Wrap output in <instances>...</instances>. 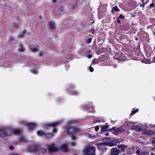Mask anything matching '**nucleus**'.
Here are the masks:
<instances>
[{"instance_id": "obj_1", "label": "nucleus", "mask_w": 155, "mask_h": 155, "mask_svg": "<svg viewBox=\"0 0 155 155\" xmlns=\"http://www.w3.org/2000/svg\"><path fill=\"white\" fill-rule=\"evenodd\" d=\"M119 142V140L113 139L112 140V142H110L109 143H102L98 144L97 146L98 148V150L101 152V153H104L106 152L107 150V146L111 147L113 146L116 145V143Z\"/></svg>"}, {"instance_id": "obj_2", "label": "nucleus", "mask_w": 155, "mask_h": 155, "mask_svg": "<svg viewBox=\"0 0 155 155\" xmlns=\"http://www.w3.org/2000/svg\"><path fill=\"white\" fill-rule=\"evenodd\" d=\"M96 149L93 147L84 148L82 150L83 155H95Z\"/></svg>"}, {"instance_id": "obj_3", "label": "nucleus", "mask_w": 155, "mask_h": 155, "mask_svg": "<svg viewBox=\"0 0 155 155\" xmlns=\"http://www.w3.org/2000/svg\"><path fill=\"white\" fill-rule=\"evenodd\" d=\"M11 133L12 130L10 128L2 127L0 129V137H6L9 135Z\"/></svg>"}, {"instance_id": "obj_4", "label": "nucleus", "mask_w": 155, "mask_h": 155, "mask_svg": "<svg viewBox=\"0 0 155 155\" xmlns=\"http://www.w3.org/2000/svg\"><path fill=\"white\" fill-rule=\"evenodd\" d=\"M77 121L74 120H72L68 122L67 123L68 126L64 128V131H66L67 134H69L74 133V132H72V130L71 129L74 128V127H70V125L73 124H77Z\"/></svg>"}, {"instance_id": "obj_5", "label": "nucleus", "mask_w": 155, "mask_h": 155, "mask_svg": "<svg viewBox=\"0 0 155 155\" xmlns=\"http://www.w3.org/2000/svg\"><path fill=\"white\" fill-rule=\"evenodd\" d=\"M48 150L49 152H55L58 151V149L56 147L54 143L47 146Z\"/></svg>"}, {"instance_id": "obj_6", "label": "nucleus", "mask_w": 155, "mask_h": 155, "mask_svg": "<svg viewBox=\"0 0 155 155\" xmlns=\"http://www.w3.org/2000/svg\"><path fill=\"white\" fill-rule=\"evenodd\" d=\"M21 124H23L25 126H29L28 128V130H33L35 127V124L33 123H26V122L22 121L20 123Z\"/></svg>"}, {"instance_id": "obj_7", "label": "nucleus", "mask_w": 155, "mask_h": 155, "mask_svg": "<svg viewBox=\"0 0 155 155\" xmlns=\"http://www.w3.org/2000/svg\"><path fill=\"white\" fill-rule=\"evenodd\" d=\"M60 121H57L54 122L52 123L48 124L47 125V126L48 127H53V132L54 133H56L57 132V131L56 129H55V128L57 126H58L60 124Z\"/></svg>"}, {"instance_id": "obj_8", "label": "nucleus", "mask_w": 155, "mask_h": 155, "mask_svg": "<svg viewBox=\"0 0 155 155\" xmlns=\"http://www.w3.org/2000/svg\"><path fill=\"white\" fill-rule=\"evenodd\" d=\"M112 129L115 130L114 132H113V133L115 135L124 132V130L122 128H119L116 130L115 128L113 127L112 128Z\"/></svg>"}, {"instance_id": "obj_9", "label": "nucleus", "mask_w": 155, "mask_h": 155, "mask_svg": "<svg viewBox=\"0 0 155 155\" xmlns=\"http://www.w3.org/2000/svg\"><path fill=\"white\" fill-rule=\"evenodd\" d=\"M111 155H118L120 152V149H117L116 148H113L111 149Z\"/></svg>"}, {"instance_id": "obj_10", "label": "nucleus", "mask_w": 155, "mask_h": 155, "mask_svg": "<svg viewBox=\"0 0 155 155\" xmlns=\"http://www.w3.org/2000/svg\"><path fill=\"white\" fill-rule=\"evenodd\" d=\"M132 128L136 131H140L143 130V128L142 126H141L139 125H137L133 127Z\"/></svg>"}, {"instance_id": "obj_11", "label": "nucleus", "mask_w": 155, "mask_h": 155, "mask_svg": "<svg viewBox=\"0 0 155 155\" xmlns=\"http://www.w3.org/2000/svg\"><path fill=\"white\" fill-rule=\"evenodd\" d=\"M61 150L64 152H67L68 151L67 145L66 144H63L61 145L60 148Z\"/></svg>"}, {"instance_id": "obj_12", "label": "nucleus", "mask_w": 155, "mask_h": 155, "mask_svg": "<svg viewBox=\"0 0 155 155\" xmlns=\"http://www.w3.org/2000/svg\"><path fill=\"white\" fill-rule=\"evenodd\" d=\"M28 148L29 151L31 152H36L38 150L37 147L35 146L30 147Z\"/></svg>"}, {"instance_id": "obj_13", "label": "nucleus", "mask_w": 155, "mask_h": 155, "mask_svg": "<svg viewBox=\"0 0 155 155\" xmlns=\"http://www.w3.org/2000/svg\"><path fill=\"white\" fill-rule=\"evenodd\" d=\"M118 147L120 149V152L124 151L127 148V146L124 144L118 146Z\"/></svg>"}, {"instance_id": "obj_14", "label": "nucleus", "mask_w": 155, "mask_h": 155, "mask_svg": "<svg viewBox=\"0 0 155 155\" xmlns=\"http://www.w3.org/2000/svg\"><path fill=\"white\" fill-rule=\"evenodd\" d=\"M74 133H78L80 131V129L77 127H74V128L71 129Z\"/></svg>"}, {"instance_id": "obj_15", "label": "nucleus", "mask_w": 155, "mask_h": 155, "mask_svg": "<svg viewBox=\"0 0 155 155\" xmlns=\"http://www.w3.org/2000/svg\"><path fill=\"white\" fill-rule=\"evenodd\" d=\"M78 6V4L76 3L74 4H70L68 5L70 9H74L75 8Z\"/></svg>"}, {"instance_id": "obj_16", "label": "nucleus", "mask_w": 155, "mask_h": 155, "mask_svg": "<svg viewBox=\"0 0 155 155\" xmlns=\"http://www.w3.org/2000/svg\"><path fill=\"white\" fill-rule=\"evenodd\" d=\"M154 133L152 131H147L145 132V134L146 135L151 136Z\"/></svg>"}, {"instance_id": "obj_17", "label": "nucleus", "mask_w": 155, "mask_h": 155, "mask_svg": "<svg viewBox=\"0 0 155 155\" xmlns=\"http://www.w3.org/2000/svg\"><path fill=\"white\" fill-rule=\"evenodd\" d=\"M108 127V126L107 125H103L101 126V130L104 131H107Z\"/></svg>"}, {"instance_id": "obj_18", "label": "nucleus", "mask_w": 155, "mask_h": 155, "mask_svg": "<svg viewBox=\"0 0 155 155\" xmlns=\"http://www.w3.org/2000/svg\"><path fill=\"white\" fill-rule=\"evenodd\" d=\"M21 132L20 130L19 129H15L13 131V134L15 135H18Z\"/></svg>"}, {"instance_id": "obj_19", "label": "nucleus", "mask_w": 155, "mask_h": 155, "mask_svg": "<svg viewBox=\"0 0 155 155\" xmlns=\"http://www.w3.org/2000/svg\"><path fill=\"white\" fill-rule=\"evenodd\" d=\"M53 134L51 133H49L47 134H45V137L47 139H49L51 138L52 137Z\"/></svg>"}, {"instance_id": "obj_20", "label": "nucleus", "mask_w": 155, "mask_h": 155, "mask_svg": "<svg viewBox=\"0 0 155 155\" xmlns=\"http://www.w3.org/2000/svg\"><path fill=\"white\" fill-rule=\"evenodd\" d=\"M49 27L52 29L54 28L55 27V25L54 23L52 22H50L49 23Z\"/></svg>"}, {"instance_id": "obj_21", "label": "nucleus", "mask_w": 155, "mask_h": 155, "mask_svg": "<svg viewBox=\"0 0 155 155\" xmlns=\"http://www.w3.org/2000/svg\"><path fill=\"white\" fill-rule=\"evenodd\" d=\"M30 50L31 51L33 52H37L38 51V49L36 48H30Z\"/></svg>"}, {"instance_id": "obj_22", "label": "nucleus", "mask_w": 155, "mask_h": 155, "mask_svg": "<svg viewBox=\"0 0 155 155\" xmlns=\"http://www.w3.org/2000/svg\"><path fill=\"white\" fill-rule=\"evenodd\" d=\"M31 72L34 74H37L38 73V71L36 69H32L31 70Z\"/></svg>"}, {"instance_id": "obj_23", "label": "nucleus", "mask_w": 155, "mask_h": 155, "mask_svg": "<svg viewBox=\"0 0 155 155\" xmlns=\"http://www.w3.org/2000/svg\"><path fill=\"white\" fill-rule=\"evenodd\" d=\"M37 134L38 135L40 136H41L44 135H45V134L43 132L40 131H38L37 132Z\"/></svg>"}, {"instance_id": "obj_24", "label": "nucleus", "mask_w": 155, "mask_h": 155, "mask_svg": "<svg viewBox=\"0 0 155 155\" xmlns=\"http://www.w3.org/2000/svg\"><path fill=\"white\" fill-rule=\"evenodd\" d=\"M26 32V31L25 30H23V34H20L18 36V38H22L24 37L23 35Z\"/></svg>"}, {"instance_id": "obj_25", "label": "nucleus", "mask_w": 155, "mask_h": 155, "mask_svg": "<svg viewBox=\"0 0 155 155\" xmlns=\"http://www.w3.org/2000/svg\"><path fill=\"white\" fill-rule=\"evenodd\" d=\"M19 45L21 47V48L19 49V50L21 52H24L25 50L24 49V48H22L21 44H20Z\"/></svg>"}, {"instance_id": "obj_26", "label": "nucleus", "mask_w": 155, "mask_h": 155, "mask_svg": "<svg viewBox=\"0 0 155 155\" xmlns=\"http://www.w3.org/2000/svg\"><path fill=\"white\" fill-rule=\"evenodd\" d=\"M138 109H136L135 110H133L131 112V113L130 114V115H133L134 114H135L137 113L138 111Z\"/></svg>"}, {"instance_id": "obj_27", "label": "nucleus", "mask_w": 155, "mask_h": 155, "mask_svg": "<svg viewBox=\"0 0 155 155\" xmlns=\"http://www.w3.org/2000/svg\"><path fill=\"white\" fill-rule=\"evenodd\" d=\"M92 40V38H91L88 39L86 41V43L88 44H90Z\"/></svg>"}, {"instance_id": "obj_28", "label": "nucleus", "mask_w": 155, "mask_h": 155, "mask_svg": "<svg viewBox=\"0 0 155 155\" xmlns=\"http://www.w3.org/2000/svg\"><path fill=\"white\" fill-rule=\"evenodd\" d=\"M113 9L116 11H120V9H119L116 6L113 7Z\"/></svg>"}, {"instance_id": "obj_29", "label": "nucleus", "mask_w": 155, "mask_h": 155, "mask_svg": "<svg viewBox=\"0 0 155 155\" xmlns=\"http://www.w3.org/2000/svg\"><path fill=\"white\" fill-rule=\"evenodd\" d=\"M71 94L73 95H77L78 94V92L76 91H73L72 92Z\"/></svg>"}, {"instance_id": "obj_30", "label": "nucleus", "mask_w": 155, "mask_h": 155, "mask_svg": "<svg viewBox=\"0 0 155 155\" xmlns=\"http://www.w3.org/2000/svg\"><path fill=\"white\" fill-rule=\"evenodd\" d=\"M26 141L25 138L24 137H21L20 139V141L21 142H24Z\"/></svg>"}, {"instance_id": "obj_31", "label": "nucleus", "mask_w": 155, "mask_h": 155, "mask_svg": "<svg viewBox=\"0 0 155 155\" xmlns=\"http://www.w3.org/2000/svg\"><path fill=\"white\" fill-rule=\"evenodd\" d=\"M138 155H148V154L147 153L145 152H142Z\"/></svg>"}, {"instance_id": "obj_32", "label": "nucleus", "mask_w": 155, "mask_h": 155, "mask_svg": "<svg viewBox=\"0 0 155 155\" xmlns=\"http://www.w3.org/2000/svg\"><path fill=\"white\" fill-rule=\"evenodd\" d=\"M92 64H91L90 67V69H89V71H90V72H92L94 70V69L91 66L92 65Z\"/></svg>"}, {"instance_id": "obj_33", "label": "nucleus", "mask_w": 155, "mask_h": 155, "mask_svg": "<svg viewBox=\"0 0 155 155\" xmlns=\"http://www.w3.org/2000/svg\"><path fill=\"white\" fill-rule=\"evenodd\" d=\"M95 30L94 28L91 29L90 30V32H91L92 33L94 34L95 32Z\"/></svg>"}, {"instance_id": "obj_34", "label": "nucleus", "mask_w": 155, "mask_h": 155, "mask_svg": "<svg viewBox=\"0 0 155 155\" xmlns=\"http://www.w3.org/2000/svg\"><path fill=\"white\" fill-rule=\"evenodd\" d=\"M91 108L88 106L87 105H86L85 107V109L87 110H89Z\"/></svg>"}, {"instance_id": "obj_35", "label": "nucleus", "mask_w": 155, "mask_h": 155, "mask_svg": "<svg viewBox=\"0 0 155 155\" xmlns=\"http://www.w3.org/2000/svg\"><path fill=\"white\" fill-rule=\"evenodd\" d=\"M96 61H97L96 59L93 60L92 61V63L94 65L95 64L97 63Z\"/></svg>"}, {"instance_id": "obj_36", "label": "nucleus", "mask_w": 155, "mask_h": 155, "mask_svg": "<svg viewBox=\"0 0 155 155\" xmlns=\"http://www.w3.org/2000/svg\"><path fill=\"white\" fill-rule=\"evenodd\" d=\"M71 146L73 147H74L76 145V143L74 142H72L71 144Z\"/></svg>"}, {"instance_id": "obj_37", "label": "nucleus", "mask_w": 155, "mask_h": 155, "mask_svg": "<svg viewBox=\"0 0 155 155\" xmlns=\"http://www.w3.org/2000/svg\"><path fill=\"white\" fill-rule=\"evenodd\" d=\"M124 17V16L122 15V14H121L119 16L118 18L120 19H122Z\"/></svg>"}, {"instance_id": "obj_38", "label": "nucleus", "mask_w": 155, "mask_h": 155, "mask_svg": "<svg viewBox=\"0 0 155 155\" xmlns=\"http://www.w3.org/2000/svg\"><path fill=\"white\" fill-rule=\"evenodd\" d=\"M152 143L153 145L155 146V139H153L152 140Z\"/></svg>"}, {"instance_id": "obj_39", "label": "nucleus", "mask_w": 155, "mask_h": 155, "mask_svg": "<svg viewBox=\"0 0 155 155\" xmlns=\"http://www.w3.org/2000/svg\"><path fill=\"white\" fill-rule=\"evenodd\" d=\"M46 151H47L45 149L43 148V149H42L41 150L42 152L44 153L46 152Z\"/></svg>"}, {"instance_id": "obj_40", "label": "nucleus", "mask_w": 155, "mask_h": 155, "mask_svg": "<svg viewBox=\"0 0 155 155\" xmlns=\"http://www.w3.org/2000/svg\"><path fill=\"white\" fill-rule=\"evenodd\" d=\"M90 137L91 138H94L96 136L95 135L91 136V134L89 135Z\"/></svg>"}, {"instance_id": "obj_41", "label": "nucleus", "mask_w": 155, "mask_h": 155, "mask_svg": "<svg viewBox=\"0 0 155 155\" xmlns=\"http://www.w3.org/2000/svg\"><path fill=\"white\" fill-rule=\"evenodd\" d=\"M155 5L154 3H152L150 5V7H154Z\"/></svg>"}, {"instance_id": "obj_42", "label": "nucleus", "mask_w": 155, "mask_h": 155, "mask_svg": "<svg viewBox=\"0 0 155 155\" xmlns=\"http://www.w3.org/2000/svg\"><path fill=\"white\" fill-rule=\"evenodd\" d=\"M95 130L96 131H97L99 130V127L98 126H97L95 127Z\"/></svg>"}, {"instance_id": "obj_43", "label": "nucleus", "mask_w": 155, "mask_h": 155, "mask_svg": "<svg viewBox=\"0 0 155 155\" xmlns=\"http://www.w3.org/2000/svg\"><path fill=\"white\" fill-rule=\"evenodd\" d=\"M14 27L16 28H18V25L16 23H14Z\"/></svg>"}, {"instance_id": "obj_44", "label": "nucleus", "mask_w": 155, "mask_h": 155, "mask_svg": "<svg viewBox=\"0 0 155 155\" xmlns=\"http://www.w3.org/2000/svg\"><path fill=\"white\" fill-rule=\"evenodd\" d=\"M71 138L72 140H73L75 139V137L74 135H72L71 136Z\"/></svg>"}, {"instance_id": "obj_45", "label": "nucleus", "mask_w": 155, "mask_h": 155, "mask_svg": "<svg viewBox=\"0 0 155 155\" xmlns=\"http://www.w3.org/2000/svg\"><path fill=\"white\" fill-rule=\"evenodd\" d=\"M92 56L91 54H89L87 55V57L88 58H92Z\"/></svg>"}, {"instance_id": "obj_46", "label": "nucleus", "mask_w": 155, "mask_h": 155, "mask_svg": "<svg viewBox=\"0 0 155 155\" xmlns=\"http://www.w3.org/2000/svg\"><path fill=\"white\" fill-rule=\"evenodd\" d=\"M130 122H127V123H126L125 124V126H129V125H130Z\"/></svg>"}, {"instance_id": "obj_47", "label": "nucleus", "mask_w": 155, "mask_h": 155, "mask_svg": "<svg viewBox=\"0 0 155 155\" xmlns=\"http://www.w3.org/2000/svg\"><path fill=\"white\" fill-rule=\"evenodd\" d=\"M9 149L11 150H13L14 149V147H13L10 146L9 147Z\"/></svg>"}, {"instance_id": "obj_48", "label": "nucleus", "mask_w": 155, "mask_h": 155, "mask_svg": "<svg viewBox=\"0 0 155 155\" xmlns=\"http://www.w3.org/2000/svg\"><path fill=\"white\" fill-rule=\"evenodd\" d=\"M117 22L118 23H120L121 22L120 20L118 18H117Z\"/></svg>"}, {"instance_id": "obj_49", "label": "nucleus", "mask_w": 155, "mask_h": 155, "mask_svg": "<svg viewBox=\"0 0 155 155\" xmlns=\"http://www.w3.org/2000/svg\"><path fill=\"white\" fill-rule=\"evenodd\" d=\"M136 153L137 154H140V150H137L136 151Z\"/></svg>"}, {"instance_id": "obj_50", "label": "nucleus", "mask_w": 155, "mask_h": 155, "mask_svg": "<svg viewBox=\"0 0 155 155\" xmlns=\"http://www.w3.org/2000/svg\"><path fill=\"white\" fill-rule=\"evenodd\" d=\"M42 55V52L40 51L39 52V55L40 56H41Z\"/></svg>"}, {"instance_id": "obj_51", "label": "nucleus", "mask_w": 155, "mask_h": 155, "mask_svg": "<svg viewBox=\"0 0 155 155\" xmlns=\"http://www.w3.org/2000/svg\"><path fill=\"white\" fill-rule=\"evenodd\" d=\"M145 5V4H143L142 5H140V6L141 7H142L143 8V7H144Z\"/></svg>"}, {"instance_id": "obj_52", "label": "nucleus", "mask_w": 155, "mask_h": 155, "mask_svg": "<svg viewBox=\"0 0 155 155\" xmlns=\"http://www.w3.org/2000/svg\"><path fill=\"white\" fill-rule=\"evenodd\" d=\"M109 134L108 133H107L105 134V135L106 136H108L109 135Z\"/></svg>"}, {"instance_id": "obj_53", "label": "nucleus", "mask_w": 155, "mask_h": 155, "mask_svg": "<svg viewBox=\"0 0 155 155\" xmlns=\"http://www.w3.org/2000/svg\"><path fill=\"white\" fill-rule=\"evenodd\" d=\"M101 122L99 120H97L96 121H95V122Z\"/></svg>"}, {"instance_id": "obj_54", "label": "nucleus", "mask_w": 155, "mask_h": 155, "mask_svg": "<svg viewBox=\"0 0 155 155\" xmlns=\"http://www.w3.org/2000/svg\"><path fill=\"white\" fill-rule=\"evenodd\" d=\"M113 67H114V68H116L117 67V65L116 64H114V65H113Z\"/></svg>"}, {"instance_id": "obj_55", "label": "nucleus", "mask_w": 155, "mask_h": 155, "mask_svg": "<svg viewBox=\"0 0 155 155\" xmlns=\"http://www.w3.org/2000/svg\"><path fill=\"white\" fill-rule=\"evenodd\" d=\"M114 11H115V10H113V8L112 9L111 11V13H113V12H114Z\"/></svg>"}, {"instance_id": "obj_56", "label": "nucleus", "mask_w": 155, "mask_h": 155, "mask_svg": "<svg viewBox=\"0 0 155 155\" xmlns=\"http://www.w3.org/2000/svg\"><path fill=\"white\" fill-rule=\"evenodd\" d=\"M13 38H10V41H13Z\"/></svg>"}, {"instance_id": "obj_57", "label": "nucleus", "mask_w": 155, "mask_h": 155, "mask_svg": "<svg viewBox=\"0 0 155 155\" xmlns=\"http://www.w3.org/2000/svg\"><path fill=\"white\" fill-rule=\"evenodd\" d=\"M53 2H55L56 1V0H53Z\"/></svg>"}, {"instance_id": "obj_58", "label": "nucleus", "mask_w": 155, "mask_h": 155, "mask_svg": "<svg viewBox=\"0 0 155 155\" xmlns=\"http://www.w3.org/2000/svg\"><path fill=\"white\" fill-rule=\"evenodd\" d=\"M141 1H142L143 3V2H144V0H141ZM146 2L144 4H145V5L146 4Z\"/></svg>"}, {"instance_id": "obj_59", "label": "nucleus", "mask_w": 155, "mask_h": 155, "mask_svg": "<svg viewBox=\"0 0 155 155\" xmlns=\"http://www.w3.org/2000/svg\"><path fill=\"white\" fill-rule=\"evenodd\" d=\"M151 155H155V154H154L153 153H152Z\"/></svg>"}, {"instance_id": "obj_60", "label": "nucleus", "mask_w": 155, "mask_h": 155, "mask_svg": "<svg viewBox=\"0 0 155 155\" xmlns=\"http://www.w3.org/2000/svg\"><path fill=\"white\" fill-rule=\"evenodd\" d=\"M154 62H155V56L154 57Z\"/></svg>"}, {"instance_id": "obj_61", "label": "nucleus", "mask_w": 155, "mask_h": 155, "mask_svg": "<svg viewBox=\"0 0 155 155\" xmlns=\"http://www.w3.org/2000/svg\"><path fill=\"white\" fill-rule=\"evenodd\" d=\"M39 18H41V16H39Z\"/></svg>"}, {"instance_id": "obj_62", "label": "nucleus", "mask_w": 155, "mask_h": 155, "mask_svg": "<svg viewBox=\"0 0 155 155\" xmlns=\"http://www.w3.org/2000/svg\"><path fill=\"white\" fill-rule=\"evenodd\" d=\"M144 129H146V127H145L144 128Z\"/></svg>"}, {"instance_id": "obj_63", "label": "nucleus", "mask_w": 155, "mask_h": 155, "mask_svg": "<svg viewBox=\"0 0 155 155\" xmlns=\"http://www.w3.org/2000/svg\"><path fill=\"white\" fill-rule=\"evenodd\" d=\"M89 112H91V111H89Z\"/></svg>"}, {"instance_id": "obj_64", "label": "nucleus", "mask_w": 155, "mask_h": 155, "mask_svg": "<svg viewBox=\"0 0 155 155\" xmlns=\"http://www.w3.org/2000/svg\"><path fill=\"white\" fill-rule=\"evenodd\" d=\"M154 150H155V148H154Z\"/></svg>"}]
</instances>
